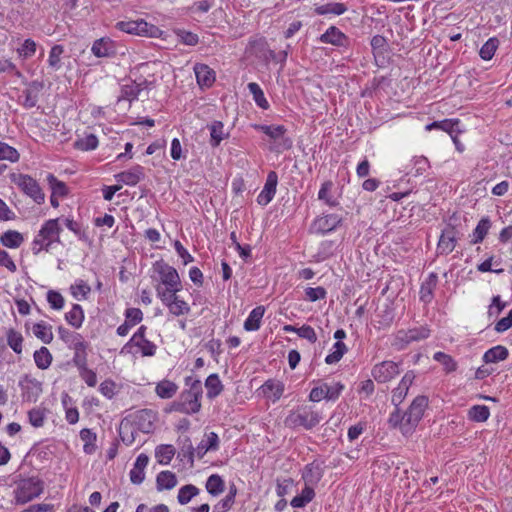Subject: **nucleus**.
<instances>
[{
  "mask_svg": "<svg viewBox=\"0 0 512 512\" xmlns=\"http://www.w3.org/2000/svg\"><path fill=\"white\" fill-rule=\"evenodd\" d=\"M176 450L173 445L161 444L155 449V457L161 465H168L172 461Z\"/></svg>",
  "mask_w": 512,
  "mask_h": 512,
  "instance_id": "obj_48",
  "label": "nucleus"
},
{
  "mask_svg": "<svg viewBox=\"0 0 512 512\" xmlns=\"http://www.w3.org/2000/svg\"><path fill=\"white\" fill-rule=\"evenodd\" d=\"M196 454V448H194L189 439L186 440V443L181 447L178 452V457L181 461H186L190 466L194 463V456Z\"/></svg>",
  "mask_w": 512,
  "mask_h": 512,
  "instance_id": "obj_64",
  "label": "nucleus"
},
{
  "mask_svg": "<svg viewBox=\"0 0 512 512\" xmlns=\"http://www.w3.org/2000/svg\"><path fill=\"white\" fill-rule=\"evenodd\" d=\"M46 180L51 189V194H53V196L63 198L68 195L69 190L67 185L63 181L57 179L55 175L49 173L46 177Z\"/></svg>",
  "mask_w": 512,
  "mask_h": 512,
  "instance_id": "obj_50",
  "label": "nucleus"
},
{
  "mask_svg": "<svg viewBox=\"0 0 512 512\" xmlns=\"http://www.w3.org/2000/svg\"><path fill=\"white\" fill-rule=\"evenodd\" d=\"M437 276L431 273L425 283L422 284L420 289V299L425 303H429L432 299L433 289L436 286Z\"/></svg>",
  "mask_w": 512,
  "mask_h": 512,
  "instance_id": "obj_60",
  "label": "nucleus"
},
{
  "mask_svg": "<svg viewBox=\"0 0 512 512\" xmlns=\"http://www.w3.org/2000/svg\"><path fill=\"white\" fill-rule=\"evenodd\" d=\"M290 48V45H287V49ZM249 49L255 54L257 57L262 58L264 61H275L279 62L282 65L285 64L288 57V50H283L279 53H275V51L271 50L267 46V42L264 38H256L249 41Z\"/></svg>",
  "mask_w": 512,
  "mask_h": 512,
  "instance_id": "obj_12",
  "label": "nucleus"
},
{
  "mask_svg": "<svg viewBox=\"0 0 512 512\" xmlns=\"http://www.w3.org/2000/svg\"><path fill=\"white\" fill-rule=\"evenodd\" d=\"M44 490L43 481L37 477H29L20 480L13 490V502L16 505H24L38 498Z\"/></svg>",
  "mask_w": 512,
  "mask_h": 512,
  "instance_id": "obj_7",
  "label": "nucleus"
},
{
  "mask_svg": "<svg viewBox=\"0 0 512 512\" xmlns=\"http://www.w3.org/2000/svg\"><path fill=\"white\" fill-rule=\"evenodd\" d=\"M433 359L439 362L447 372H453L457 369L456 361L444 352H436Z\"/></svg>",
  "mask_w": 512,
  "mask_h": 512,
  "instance_id": "obj_63",
  "label": "nucleus"
},
{
  "mask_svg": "<svg viewBox=\"0 0 512 512\" xmlns=\"http://www.w3.org/2000/svg\"><path fill=\"white\" fill-rule=\"evenodd\" d=\"M315 496L314 489L311 486H306L302 489L301 493L291 500V506L294 508H302L313 500Z\"/></svg>",
  "mask_w": 512,
  "mask_h": 512,
  "instance_id": "obj_54",
  "label": "nucleus"
},
{
  "mask_svg": "<svg viewBox=\"0 0 512 512\" xmlns=\"http://www.w3.org/2000/svg\"><path fill=\"white\" fill-rule=\"evenodd\" d=\"M11 181L28 197L32 198L37 204H42L45 201V194L43 193L38 182L27 174H12Z\"/></svg>",
  "mask_w": 512,
  "mask_h": 512,
  "instance_id": "obj_11",
  "label": "nucleus"
},
{
  "mask_svg": "<svg viewBox=\"0 0 512 512\" xmlns=\"http://www.w3.org/2000/svg\"><path fill=\"white\" fill-rule=\"evenodd\" d=\"M347 352V347L342 341H336L331 349V352L325 357V362L329 365L335 364L341 360Z\"/></svg>",
  "mask_w": 512,
  "mask_h": 512,
  "instance_id": "obj_58",
  "label": "nucleus"
},
{
  "mask_svg": "<svg viewBox=\"0 0 512 512\" xmlns=\"http://www.w3.org/2000/svg\"><path fill=\"white\" fill-rule=\"evenodd\" d=\"M206 396L213 400L218 397L224 390V385L217 373L210 374L205 380Z\"/></svg>",
  "mask_w": 512,
  "mask_h": 512,
  "instance_id": "obj_32",
  "label": "nucleus"
},
{
  "mask_svg": "<svg viewBox=\"0 0 512 512\" xmlns=\"http://www.w3.org/2000/svg\"><path fill=\"white\" fill-rule=\"evenodd\" d=\"M154 271L158 274L162 286L156 287L157 297L159 291L165 294L180 292L182 290V282L177 270L164 262L163 260L156 261L153 264Z\"/></svg>",
  "mask_w": 512,
  "mask_h": 512,
  "instance_id": "obj_5",
  "label": "nucleus"
},
{
  "mask_svg": "<svg viewBox=\"0 0 512 512\" xmlns=\"http://www.w3.org/2000/svg\"><path fill=\"white\" fill-rule=\"evenodd\" d=\"M19 159L20 154L14 147L0 141V161L6 160L11 163H16Z\"/></svg>",
  "mask_w": 512,
  "mask_h": 512,
  "instance_id": "obj_62",
  "label": "nucleus"
},
{
  "mask_svg": "<svg viewBox=\"0 0 512 512\" xmlns=\"http://www.w3.org/2000/svg\"><path fill=\"white\" fill-rule=\"evenodd\" d=\"M178 386L171 380L163 379L155 386V393L161 399H171L176 395Z\"/></svg>",
  "mask_w": 512,
  "mask_h": 512,
  "instance_id": "obj_41",
  "label": "nucleus"
},
{
  "mask_svg": "<svg viewBox=\"0 0 512 512\" xmlns=\"http://www.w3.org/2000/svg\"><path fill=\"white\" fill-rule=\"evenodd\" d=\"M91 53L97 58L112 57L116 54L115 42L109 37L99 38L93 42Z\"/></svg>",
  "mask_w": 512,
  "mask_h": 512,
  "instance_id": "obj_22",
  "label": "nucleus"
},
{
  "mask_svg": "<svg viewBox=\"0 0 512 512\" xmlns=\"http://www.w3.org/2000/svg\"><path fill=\"white\" fill-rule=\"evenodd\" d=\"M65 52L64 46L60 44H55L51 47L48 53L47 65L48 68L56 72L62 67V56Z\"/></svg>",
  "mask_w": 512,
  "mask_h": 512,
  "instance_id": "obj_39",
  "label": "nucleus"
},
{
  "mask_svg": "<svg viewBox=\"0 0 512 512\" xmlns=\"http://www.w3.org/2000/svg\"><path fill=\"white\" fill-rule=\"evenodd\" d=\"M156 485L159 491L171 490L177 485V477L171 471H161L156 477Z\"/></svg>",
  "mask_w": 512,
  "mask_h": 512,
  "instance_id": "obj_47",
  "label": "nucleus"
},
{
  "mask_svg": "<svg viewBox=\"0 0 512 512\" xmlns=\"http://www.w3.org/2000/svg\"><path fill=\"white\" fill-rule=\"evenodd\" d=\"M185 387L179 401L174 404V410L188 415L196 414L201 409L202 383L199 379L188 376L185 378Z\"/></svg>",
  "mask_w": 512,
  "mask_h": 512,
  "instance_id": "obj_2",
  "label": "nucleus"
},
{
  "mask_svg": "<svg viewBox=\"0 0 512 512\" xmlns=\"http://www.w3.org/2000/svg\"><path fill=\"white\" fill-rule=\"evenodd\" d=\"M61 230L58 218L47 220L32 241L33 254H39L43 250L48 251L52 244L58 243Z\"/></svg>",
  "mask_w": 512,
  "mask_h": 512,
  "instance_id": "obj_4",
  "label": "nucleus"
},
{
  "mask_svg": "<svg viewBox=\"0 0 512 512\" xmlns=\"http://www.w3.org/2000/svg\"><path fill=\"white\" fill-rule=\"evenodd\" d=\"M147 327L141 325L128 342L121 348L120 353L134 357H153L157 352V345L147 339Z\"/></svg>",
  "mask_w": 512,
  "mask_h": 512,
  "instance_id": "obj_3",
  "label": "nucleus"
},
{
  "mask_svg": "<svg viewBox=\"0 0 512 512\" xmlns=\"http://www.w3.org/2000/svg\"><path fill=\"white\" fill-rule=\"evenodd\" d=\"M178 293L179 292L165 294L159 291L158 296L162 304L167 307L169 313L175 317L187 315L191 311L188 302L178 296Z\"/></svg>",
  "mask_w": 512,
  "mask_h": 512,
  "instance_id": "obj_14",
  "label": "nucleus"
},
{
  "mask_svg": "<svg viewBox=\"0 0 512 512\" xmlns=\"http://www.w3.org/2000/svg\"><path fill=\"white\" fill-rule=\"evenodd\" d=\"M47 417V409L43 407H34L28 411L29 423L35 427L40 428L44 425Z\"/></svg>",
  "mask_w": 512,
  "mask_h": 512,
  "instance_id": "obj_57",
  "label": "nucleus"
},
{
  "mask_svg": "<svg viewBox=\"0 0 512 512\" xmlns=\"http://www.w3.org/2000/svg\"><path fill=\"white\" fill-rule=\"evenodd\" d=\"M149 457L141 453L137 456L133 468L130 470V480L133 484H141L145 479V469L148 466Z\"/></svg>",
  "mask_w": 512,
  "mask_h": 512,
  "instance_id": "obj_29",
  "label": "nucleus"
},
{
  "mask_svg": "<svg viewBox=\"0 0 512 512\" xmlns=\"http://www.w3.org/2000/svg\"><path fill=\"white\" fill-rule=\"evenodd\" d=\"M206 490L213 497H217L225 490V482L218 474H212L206 481Z\"/></svg>",
  "mask_w": 512,
  "mask_h": 512,
  "instance_id": "obj_49",
  "label": "nucleus"
},
{
  "mask_svg": "<svg viewBox=\"0 0 512 512\" xmlns=\"http://www.w3.org/2000/svg\"><path fill=\"white\" fill-rule=\"evenodd\" d=\"M33 335L44 344H50L53 340L52 326L44 321H39L32 326Z\"/></svg>",
  "mask_w": 512,
  "mask_h": 512,
  "instance_id": "obj_38",
  "label": "nucleus"
},
{
  "mask_svg": "<svg viewBox=\"0 0 512 512\" xmlns=\"http://www.w3.org/2000/svg\"><path fill=\"white\" fill-rule=\"evenodd\" d=\"M157 414L150 409H141L128 414L119 425V435L123 443L132 445L136 439V433H150L155 428Z\"/></svg>",
  "mask_w": 512,
  "mask_h": 512,
  "instance_id": "obj_1",
  "label": "nucleus"
},
{
  "mask_svg": "<svg viewBox=\"0 0 512 512\" xmlns=\"http://www.w3.org/2000/svg\"><path fill=\"white\" fill-rule=\"evenodd\" d=\"M98 138L94 134H88L74 142V147L80 151H92L98 147Z\"/></svg>",
  "mask_w": 512,
  "mask_h": 512,
  "instance_id": "obj_61",
  "label": "nucleus"
},
{
  "mask_svg": "<svg viewBox=\"0 0 512 512\" xmlns=\"http://www.w3.org/2000/svg\"><path fill=\"white\" fill-rule=\"evenodd\" d=\"M430 330L425 326L415 327L408 330H399L396 334V340L402 344L420 341L428 338Z\"/></svg>",
  "mask_w": 512,
  "mask_h": 512,
  "instance_id": "obj_23",
  "label": "nucleus"
},
{
  "mask_svg": "<svg viewBox=\"0 0 512 512\" xmlns=\"http://www.w3.org/2000/svg\"><path fill=\"white\" fill-rule=\"evenodd\" d=\"M323 476V468L319 462H311L307 464L302 473V479L306 486L317 484Z\"/></svg>",
  "mask_w": 512,
  "mask_h": 512,
  "instance_id": "obj_30",
  "label": "nucleus"
},
{
  "mask_svg": "<svg viewBox=\"0 0 512 512\" xmlns=\"http://www.w3.org/2000/svg\"><path fill=\"white\" fill-rule=\"evenodd\" d=\"M492 226L489 217H482L471 234V244L481 243Z\"/></svg>",
  "mask_w": 512,
  "mask_h": 512,
  "instance_id": "obj_40",
  "label": "nucleus"
},
{
  "mask_svg": "<svg viewBox=\"0 0 512 512\" xmlns=\"http://www.w3.org/2000/svg\"><path fill=\"white\" fill-rule=\"evenodd\" d=\"M61 404L65 411V420L71 425L76 424L79 421V411L74 405L72 397L67 393H63L61 395Z\"/></svg>",
  "mask_w": 512,
  "mask_h": 512,
  "instance_id": "obj_33",
  "label": "nucleus"
},
{
  "mask_svg": "<svg viewBox=\"0 0 512 512\" xmlns=\"http://www.w3.org/2000/svg\"><path fill=\"white\" fill-rule=\"evenodd\" d=\"M341 222L342 217L338 214L322 215L313 221L311 231L316 234L325 235L334 231Z\"/></svg>",
  "mask_w": 512,
  "mask_h": 512,
  "instance_id": "obj_17",
  "label": "nucleus"
},
{
  "mask_svg": "<svg viewBox=\"0 0 512 512\" xmlns=\"http://www.w3.org/2000/svg\"><path fill=\"white\" fill-rule=\"evenodd\" d=\"M1 244L10 249L19 248L24 242L23 235L16 230H8L0 237Z\"/></svg>",
  "mask_w": 512,
  "mask_h": 512,
  "instance_id": "obj_45",
  "label": "nucleus"
},
{
  "mask_svg": "<svg viewBox=\"0 0 512 512\" xmlns=\"http://www.w3.org/2000/svg\"><path fill=\"white\" fill-rule=\"evenodd\" d=\"M247 88L249 92L252 94L255 104L263 110H268L270 104L266 99L264 92L262 88L259 86V84L255 82H250L248 83Z\"/></svg>",
  "mask_w": 512,
  "mask_h": 512,
  "instance_id": "obj_51",
  "label": "nucleus"
},
{
  "mask_svg": "<svg viewBox=\"0 0 512 512\" xmlns=\"http://www.w3.org/2000/svg\"><path fill=\"white\" fill-rule=\"evenodd\" d=\"M207 128L210 132L209 143L213 148L218 147L223 140L230 136L229 130L225 128L222 121L214 120L207 125Z\"/></svg>",
  "mask_w": 512,
  "mask_h": 512,
  "instance_id": "obj_27",
  "label": "nucleus"
},
{
  "mask_svg": "<svg viewBox=\"0 0 512 512\" xmlns=\"http://www.w3.org/2000/svg\"><path fill=\"white\" fill-rule=\"evenodd\" d=\"M22 83L25 85V88L18 96L17 102L25 109H32L39 101L40 94L44 88V82L42 80L27 81L24 78Z\"/></svg>",
  "mask_w": 512,
  "mask_h": 512,
  "instance_id": "obj_13",
  "label": "nucleus"
},
{
  "mask_svg": "<svg viewBox=\"0 0 512 512\" xmlns=\"http://www.w3.org/2000/svg\"><path fill=\"white\" fill-rule=\"evenodd\" d=\"M468 417L474 422H485L490 417V409L486 405H474L469 409Z\"/></svg>",
  "mask_w": 512,
  "mask_h": 512,
  "instance_id": "obj_59",
  "label": "nucleus"
},
{
  "mask_svg": "<svg viewBox=\"0 0 512 512\" xmlns=\"http://www.w3.org/2000/svg\"><path fill=\"white\" fill-rule=\"evenodd\" d=\"M285 384L278 379H268L259 388L258 393L266 400L276 403L283 395Z\"/></svg>",
  "mask_w": 512,
  "mask_h": 512,
  "instance_id": "obj_18",
  "label": "nucleus"
},
{
  "mask_svg": "<svg viewBox=\"0 0 512 512\" xmlns=\"http://www.w3.org/2000/svg\"><path fill=\"white\" fill-rule=\"evenodd\" d=\"M79 436L83 442V452L86 455L94 454L97 450V434L89 428H83Z\"/></svg>",
  "mask_w": 512,
  "mask_h": 512,
  "instance_id": "obj_36",
  "label": "nucleus"
},
{
  "mask_svg": "<svg viewBox=\"0 0 512 512\" xmlns=\"http://www.w3.org/2000/svg\"><path fill=\"white\" fill-rule=\"evenodd\" d=\"M319 41L324 44H331L336 47H346L348 37L337 27L330 26L320 37Z\"/></svg>",
  "mask_w": 512,
  "mask_h": 512,
  "instance_id": "obj_24",
  "label": "nucleus"
},
{
  "mask_svg": "<svg viewBox=\"0 0 512 512\" xmlns=\"http://www.w3.org/2000/svg\"><path fill=\"white\" fill-rule=\"evenodd\" d=\"M22 398L24 401L34 403L42 393V384L35 378L25 376L20 381Z\"/></svg>",
  "mask_w": 512,
  "mask_h": 512,
  "instance_id": "obj_19",
  "label": "nucleus"
},
{
  "mask_svg": "<svg viewBox=\"0 0 512 512\" xmlns=\"http://www.w3.org/2000/svg\"><path fill=\"white\" fill-rule=\"evenodd\" d=\"M219 448V437L215 432H210L205 440L196 447V455L202 458L208 451H216Z\"/></svg>",
  "mask_w": 512,
  "mask_h": 512,
  "instance_id": "obj_37",
  "label": "nucleus"
},
{
  "mask_svg": "<svg viewBox=\"0 0 512 512\" xmlns=\"http://www.w3.org/2000/svg\"><path fill=\"white\" fill-rule=\"evenodd\" d=\"M7 344L8 346L18 355H20L23 351V341L24 338L21 332L9 328L6 332Z\"/></svg>",
  "mask_w": 512,
  "mask_h": 512,
  "instance_id": "obj_52",
  "label": "nucleus"
},
{
  "mask_svg": "<svg viewBox=\"0 0 512 512\" xmlns=\"http://www.w3.org/2000/svg\"><path fill=\"white\" fill-rule=\"evenodd\" d=\"M69 291L74 299L81 301L88 298L91 287L84 280L76 279L74 283L70 285Z\"/></svg>",
  "mask_w": 512,
  "mask_h": 512,
  "instance_id": "obj_46",
  "label": "nucleus"
},
{
  "mask_svg": "<svg viewBox=\"0 0 512 512\" xmlns=\"http://www.w3.org/2000/svg\"><path fill=\"white\" fill-rule=\"evenodd\" d=\"M278 176L275 171H270L267 175L263 189L257 196V203L261 206L268 205L276 194Z\"/></svg>",
  "mask_w": 512,
  "mask_h": 512,
  "instance_id": "obj_20",
  "label": "nucleus"
},
{
  "mask_svg": "<svg viewBox=\"0 0 512 512\" xmlns=\"http://www.w3.org/2000/svg\"><path fill=\"white\" fill-rule=\"evenodd\" d=\"M428 405V399L425 396L416 397L408 410L405 412L404 420L408 423L405 427L406 432H413L419 421L424 415V411Z\"/></svg>",
  "mask_w": 512,
  "mask_h": 512,
  "instance_id": "obj_15",
  "label": "nucleus"
},
{
  "mask_svg": "<svg viewBox=\"0 0 512 512\" xmlns=\"http://www.w3.org/2000/svg\"><path fill=\"white\" fill-rule=\"evenodd\" d=\"M456 246V232L453 227H448L442 231L439 238L437 251L439 254L448 255Z\"/></svg>",
  "mask_w": 512,
  "mask_h": 512,
  "instance_id": "obj_28",
  "label": "nucleus"
},
{
  "mask_svg": "<svg viewBox=\"0 0 512 512\" xmlns=\"http://www.w3.org/2000/svg\"><path fill=\"white\" fill-rule=\"evenodd\" d=\"M141 90L142 87L140 84L134 81H128L127 83L121 86V94L118 97V102H121L123 100L132 102L138 99Z\"/></svg>",
  "mask_w": 512,
  "mask_h": 512,
  "instance_id": "obj_42",
  "label": "nucleus"
},
{
  "mask_svg": "<svg viewBox=\"0 0 512 512\" xmlns=\"http://www.w3.org/2000/svg\"><path fill=\"white\" fill-rule=\"evenodd\" d=\"M399 366L391 360L382 361L376 364L371 371V375L378 383H386L399 374Z\"/></svg>",
  "mask_w": 512,
  "mask_h": 512,
  "instance_id": "obj_16",
  "label": "nucleus"
},
{
  "mask_svg": "<svg viewBox=\"0 0 512 512\" xmlns=\"http://www.w3.org/2000/svg\"><path fill=\"white\" fill-rule=\"evenodd\" d=\"M345 386L341 382L327 383L323 381H317V385L313 387L309 393V400L311 402L336 401Z\"/></svg>",
  "mask_w": 512,
  "mask_h": 512,
  "instance_id": "obj_10",
  "label": "nucleus"
},
{
  "mask_svg": "<svg viewBox=\"0 0 512 512\" xmlns=\"http://www.w3.org/2000/svg\"><path fill=\"white\" fill-rule=\"evenodd\" d=\"M254 128L271 140L269 150L275 153H282L293 146V140L286 135L287 129L284 125L256 124Z\"/></svg>",
  "mask_w": 512,
  "mask_h": 512,
  "instance_id": "obj_6",
  "label": "nucleus"
},
{
  "mask_svg": "<svg viewBox=\"0 0 512 512\" xmlns=\"http://www.w3.org/2000/svg\"><path fill=\"white\" fill-rule=\"evenodd\" d=\"M265 313L264 306L255 307L244 321L243 327L246 331H257L261 326V321Z\"/></svg>",
  "mask_w": 512,
  "mask_h": 512,
  "instance_id": "obj_35",
  "label": "nucleus"
},
{
  "mask_svg": "<svg viewBox=\"0 0 512 512\" xmlns=\"http://www.w3.org/2000/svg\"><path fill=\"white\" fill-rule=\"evenodd\" d=\"M196 81L201 88L211 87L216 79L215 72L208 65L197 63L194 66Z\"/></svg>",
  "mask_w": 512,
  "mask_h": 512,
  "instance_id": "obj_26",
  "label": "nucleus"
},
{
  "mask_svg": "<svg viewBox=\"0 0 512 512\" xmlns=\"http://www.w3.org/2000/svg\"><path fill=\"white\" fill-rule=\"evenodd\" d=\"M114 178L121 184L136 186L144 178V168L141 165H134L128 170L115 174Z\"/></svg>",
  "mask_w": 512,
  "mask_h": 512,
  "instance_id": "obj_21",
  "label": "nucleus"
},
{
  "mask_svg": "<svg viewBox=\"0 0 512 512\" xmlns=\"http://www.w3.org/2000/svg\"><path fill=\"white\" fill-rule=\"evenodd\" d=\"M509 352L505 346L496 345L488 349L482 357L485 364H493L504 361L508 358Z\"/></svg>",
  "mask_w": 512,
  "mask_h": 512,
  "instance_id": "obj_34",
  "label": "nucleus"
},
{
  "mask_svg": "<svg viewBox=\"0 0 512 512\" xmlns=\"http://www.w3.org/2000/svg\"><path fill=\"white\" fill-rule=\"evenodd\" d=\"M320 421L321 416L319 413L307 408H302L290 412L285 419V425L291 429L302 427L306 430H310L317 426Z\"/></svg>",
  "mask_w": 512,
  "mask_h": 512,
  "instance_id": "obj_8",
  "label": "nucleus"
},
{
  "mask_svg": "<svg viewBox=\"0 0 512 512\" xmlns=\"http://www.w3.org/2000/svg\"><path fill=\"white\" fill-rule=\"evenodd\" d=\"M348 7L344 3L329 2L314 8L315 14L319 16H340L347 12Z\"/></svg>",
  "mask_w": 512,
  "mask_h": 512,
  "instance_id": "obj_31",
  "label": "nucleus"
},
{
  "mask_svg": "<svg viewBox=\"0 0 512 512\" xmlns=\"http://www.w3.org/2000/svg\"><path fill=\"white\" fill-rule=\"evenodd\" d=\"M38 49V43L32 38H27L19 43L16 48V54L20 60H27L32 58Z\"/></svg>",
  "mask_w": 512,
  "mask_h": 512,
  "instance_id": "obj_43",
  "label": "nucleus"
},
{
  "mask_svg": "<svg viewBox=\"0 0 512 512\" xmlns=\"http://www.w3.org/2000/svg\"><path fill=\"white\" fill-rule=\"evenodd\" d=\"M33 358L36 366L41 370L49 368L53 359L48 348L44 346L34 352Z\"/></svg>",
  "mask_w": 512,
  "mask_h": 512,
  "instance_id": "obj_55",
  "label": "nucleus"
},
{
  "mask_svg": "<svg viewBox=\"0 0 512 512\" xmlns=\"http://www.w3.org/2000/svg\"><path fill=\"white\" fill-rule=\"evenodd\" d=\"M116 28L128 34L146 36L150 38H159L163 33V31L157 26L150 24L143 19L119 21L116 23Z\"/></svg>",
  "mask_w": 512,
  "mask_h": 512,
  "instance_id": "obj_9",
  "label": "nucleus"
},
{
  "mask_svg": "<svg viewBox=\"0 0 512 512\" xmlns=\"http://www.w3.org/2000/svg\"><path fill=\"white\" fill-rule=\"evenodd\" d=\"M200 493V489L193 484L182 486L177 495L179 504L186 505Z\"/></svg>",
  "mask_w": 512,
  "mask_h": 512,
  "instance_id": "obj_56",
  "label": "nucleus"
},
{
  "mask_svg": "<svg viewBox=\"0 0 512 512\" xmlns=\"http://www.w3.org/2000/svg\"><path fill=\"white\" fill-rule=\"evenodd\" d=\"M413 380H414V374L412 372L409 371V372L405 373V375L402 377L401 381L399 382L398 386L396 388H394L392 391L391 401H392L393 405L398 407L403 402V400L405 399V397L409 391L410 386L413 383Z\"/></svg>",
  "mask_w": 512,
  "mask_h": 512,
  "instance_id": "obj_25",
  "label": "nucleus"
},
{
  "mask_svg": "<svg viewBox=\"0 0 512 512\" xmlns=\"http://www.w3.org/2000/svg\"><path fill=\"white\" fill-rule=\"evenodd\" d=\"M65 320L74 328H80L84 321V311L81 305L73 304L72 308L65 314Z\"/></svg>",
  "mask_w": 512,
  "mask_h": 512,
  "instance_id": "obj_53",
  "label": "nucleus"
},
{
  "mask_svg": "<svg viewBox=\"0 0 512 512\" xmlns=\"http://www.w3.org/2000/svg\"><path fill=\"white\" fill-rule=\"evenodd\" d=\"M75 365L78 367L79 369V374H80V377L82 378V380L89 386V387H94L96 384H97V375L96 373L89 369L87 366H86V363L84 360H80L78 358V355H76L73 359Z\"/></svg>",
  "mask_w": 512,
  "mask_h": 512,
  "instance_id": "obj_44",
  "label": "nucleus"
}]
</instances>
